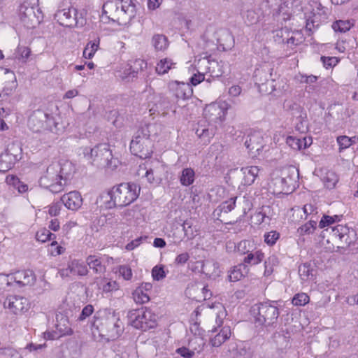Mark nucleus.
<instances>
[{
    "mask_svg": "<svg viewBox=\"0 0 358 358\" xmlns=\"http://www.w3.org/2000/svg\"><path fill=\"white\" fill-rule=\"evenodd\" d=\"M136 3L134 0H108L103 6L105 13L109 18L119 23L126 24L136 15Z\"/></svg>",
    "mask_w": 358,
    "mask_h": 358,
    "instance_id": "obj_1",
    "label": "nucleus"
},
{
    "mask_svg": "<svg viewBox=\"0 0 358 358\" xmlns=\"http://www.w3.org/2000/svg\"><path fill=\"white\" fill-rule=\"evenodd\" d=\"M83 155L89 162L100 169H115L120 161L114 158L109 145L106 143L99 144L94 148L86 147L83 148Z\"/></svg>",
    "mask_w": 358,
    "mask_h": 358,
    "instance_id": "obj_2",
    "label": "nucleus"
},
{
    "mask_svg": "<svg viewBox=\"0 0 358 358\" xmlns=\"http://www.w3.org/2000/svg\"><path fill=\"white\" fill-rule=\"evenodd\" d=\"M277 301H267L253 305L250 312L256 324L264 327H275L279 317Z\"/></svg>",
    "mask_w": 358,
    "mask_h": 358,
    "instance_id": "obj_3",
    "label": "nucleus"
},
{
    "mask_svg": "<svg viewBox=\"0 0 358 358\" xmlns=\"http://www.w3.org/2000/svg\"><path fill=\"white\" fill-rule=\"evenodd\" d=\"M92 327L96 329L101 336H106L108 340L118 338L124 331L123 322L115 312L108 314L101 320L96 319Z\"/></svg>",
    "mask_w": 358,
    "mask_h": 358,
    "instance_id": "obj_4",
    "label": "nucleus"
},
{
    "mask_svg": "<svg viewBox=\"0 0 358 358\" xmlns=\"http://www.w3.org/2000/svg\"><path fill=\"white\" fill-rule=\"evenodd\" d=\"M150 136L149 124L141 127L131 141V152L141 159L150 157L153 152V143Z\"/></svg>",
    "mask_w": 358,
    "mask_h": 358,
    "instance_id": "obj_5",
    "label": "nucleus"
},
{
    "mask_svg": "<svg viewBox=\"0 0 358 358\" xmlns=\"http://www.w3.org/2000/svg\"><path fill=\"white\" fill-rule=\"evenodd\" d=\"M28 126L31 130L36 133L43 130L57 133L60 129L52 114L41 109L32 113L28 120Z\"/></svg>",
    "mask_w": 358,
    "mask_h": 358,
    "instance_id": "obj_6",
    "label": "nucleus"
},
{
    "mask_svg": "<svg viewBox=\"0 0 358 358\" xmlns=\"http://www.w3.org/2000/svg\"><path fill=\"white\" fill-rule=\"evenodd\" d=\"M113 199L115 200L117 207L129 206L138 197L141 187L134 182H122L114 186Z\"/></svg>",
    "mask_w": 358,
    "mask_h": 358,
    "instance_id": "obj_7",
    "label": "nucleus"
},
{
    "mask_svg": "<svg viewBox=\"0 0 358 358\" xmlns=\"http://www.w3.org/2000/svg\"><path fill=\"white\" fill-rule=\"evenodd\" d=\"M127 317L129 323L132 327L143 331L154 328L156 326L155 315L145 307L129 310Z\"/></svg>",
    "mask_w": 358,
    "mask_h": 358,
    "instance_id": "obj_8",
    "label": "nucleus"
},
{
    "mask_svg": "<svg viewBox=\"0 0 358 358\" xmlns=\"http://www.w3.org/2000/svg\"><path fill=\"white\" fill-rule=\"evenodd\" d=\"M59 162H52L41 176L38 182L41 187L48 189L52 193L63 190L64 183L60 180Z\"/></svg>",
    "mask_w": 358,
    "mask_h": 358,
    "instance_id": "obj_9",
    "label": "nucleus"
},
{
    "mask_svg": "<svg viewBox=\"0 0 358 358\" xmlns=\"http://www.w3.org/2000/svg\"><path fill=\"white\" fill-rule=\"evenodd\" d=\"M55 19L60 25L66 27H82L86 23L83 13H79L73 7L57 10Z\"/></svg>",
    "mask_w": 358,
    "mask_h": 358,
    "instance_id": "obj_10",
    "label": "nucleus"
},
{
    "mask_svg": "<svg viewBox=\"0 0 358 358\" xmlns=\"http://www.w3.org/2000/svg\"><path fill=\"white\" fill-rule=\"evenodd\" d=\"M20 18L28 29L36 27L42 20L41 12L38 8L22 5L20 8Z\"/></svg>",
    "mask_w": 358,
    "mask_h": 358,
    "instance_id": "obj_11",
    "label": "nucleus"
},
{
    "mask_svg": "<svg viewBox=\"0 0 358 358\" xmlns=\"http://www.w3.org/2000/svg\"><path fill=\"white\" fill-rule=\"evenodd\" d=\"M332 236L338 238L340 241L338 248H347L356 241V232L345 225L338 224L331 228Z\"/></svg>",
    "mask_w": 358,
    "mask_h": 358,
    "instance_id": "obj_12",
    "label": "nucleus"
},
{
    "mask_svg": "<svg viewBox=\"0 0 358 358\" xmlns=\"http://www.w3.org/2000/svg\"><path fill=\"white\" fill-rule=\"evenodd\" d=\"M55 327L59 334L57 332H45L44 334L45 339L54 340L62 336L71 335L73 333L69 318L63 313L56 315Z\"/></svg>",
    "mask_w": 358,
    "mask_h": 358,
    "instance_id": "obj_13",
    "label": "nucleus"
},
{
    "mask_svg": "<svg viewBox=\"0 0 358 358\" xmlns=\"http://www.w3.org/2000/svg\"><path fill=\"white\" fill-rule=\"evenodd\" d=\"M229 108L230 105L227 101L210 104L204 109L205 117L209 122H221L224 120L227 110Z\"/></svg>",
    "mask_w": 358,
    "mask_h": 358,
    "instance_id": "obj_14",
    "label": "nucleus"
},
{
    "mask_svg": "<svg viewBox=\"0 0 358 358\" xmlns=\"http://www.w3.org/2000/svg\"><path fill=\"white\" fill-rule=\"evenodd\" d=\"M169 89L171 94L174 97L173 102H177L180 99H187L193 93L191 85L182 82L172 81L169 83Z\"/></svg>",
    "mask_w": 358,
    "mask_h": 358,
    "instance_id": "obj_15",
    "label": "nucleus"
},
{
    "mask_svg": "<svg viewBox=\"0 0 358 358\" xmlns=\"http://www.w3.org/2000/svg\"><path fill=\"white\" fill-rule=\"evenodd\" d=\"M3 306L14 314L24 313L29 308L28 300L20 296H9L3 302Z\"/></svg>",
    "mask_w": 358,
    "mask_h": 358,
    "instance_id": "obj_16",
    "label": "nucleus"
},
{
    "mask_svg": "<svg viewBox=\"0 0 358 358\" xmlns=\"http://www.w3.org/2000/svg\"><path fill=\"white\" fill-rule=\"evenodd\" d=\"M245 145L253 157L259 155L264 148V140L262 134L259 131L250 133L246 138Z\"/></svg>",
    "mask_w": 358,
    "mask_h": 358,
    "instance_id": "obj_17",
    "label": "nucleus"
},
{
    "mask_svg": "<svg viewBox=\"0 0 358 358\" xmlns=\"http://www.w3.org/2000/svg\"><path fill=\"white\" fill-rule=\"evenodd\" d=\"M61 201L69 210H77L83 204V198L79 192L72 191L64 194L61 197Z\"/></svg>",
    "mask_w": 358,
    "mask_h": 358,
    "instance_id": "obj_18",
    "label": "nucleus"
},
{
    "mask_svg": "<svg viewBox=\"0 0 358 358\" xmlns=\"http://www.w3.org/2000/svg\"><path fill=\"white\" fill-rule=\"evenodd\" d=\"M236 197H231L229 199L221 203L217 208L213 211V216L217 220L225 224H234L236 222H225L220 219L222 213H228L231 212L236 206Z\"/></svg>",
    "mask_w": 358,
    "mask_h": 358,
    "instance_id": "obj_19",
    "label": "nucleus"
},
{
    "mask_svg": "<svg viewBox=\"0 0 358 358\" xmlns=\"http://www.w3.org/2000/svg\"><path fill=\"white\" fill-rule=\"evenodd\" d=\"M13 281L19 287L31 285L35 282L36 277L34 272L31 270L19 271L13 275Z\"/></svg>",
    "mask_w": 358,
    "mask_h": 358,
    "instance_id": "obj_20",
    "label": "nucleus"
},
{
    "mask_svg": "<svg viewBox=\"0 0 358 358\" xmlns=\"http://www.w3.org/2000/svg\"><path fill=\"white\" fill-rule=\"evenodd\" d=\"M96 203L101 208H104L106 209H111L113 208L117 207L115 200L113 199V189L100 194L96 200Z\"/></svg>",
    "mask_w": 358,
    "mask_h": 358,
    "instance_id": "obj_21",
    "label": "nucleus"
},
{
    "mask_svg": "<svg viewBox=\"0 0 358 358\" xmlns=\"http://www.w3.org/2000/svg\"><path fill=\"white\" fill-rule=\"evenodd\" d=\"M271 70L272 69L270 68H262L255 71L254 77L259 90H264V86L268 84L269 78L272 76V73L270 72Z\"/></svg>",
    "mask_w": 358,
    "mask_h": 358,
    "instance_id": "obj_22",
    "label": "nucleus"
},
{
    "mask_svg": "<svg viewBox=\"0 0 358 358\" xmlns=\"http://www.w3.org/2000/svg\"><path fill=\"white\" fill-rule=\"evenodd\" d=\"M201 271L209 278L219 275V263L213 259H206L202 262Z\"/></svg>",
    "mask_w": 358,
    "mask_h": 358,
    "instance_id": "obj_23",
    "label": "nucleus"
},
{
    "mask_svg": "<svg viewBox=\"0 0 358 358\" xmlns=\"http://www.w3.org/2000/svg\"><path fill=\"white\" fill-rule=\"evenodd\" d=\"M246 256L243 259L242 264L248 267V265H256L262 262L264 259V254L260 250L247 251Z\"/></svg>",
    "mask_w": 358,
    "mask_h": 358,
    "instance_id": "obj_24",
    "label": "nucleus"
},
{
    "mask_svg": "<svg viewBox=\"0 0 358 358\" xmlns=\"http://www.w3.org/2000/svg\"><path fill=\"white\" fill-rule=\"evenodd\" d=\"M217 43L220 48L224 51L231 49L234 45V38L231 32L227 30L222 31L217 38Z\"/></svg>",
    "mask_w": 358,
    "mask_h": 358,
    "instance_id": "obj_25",
    "label": "nucleus"
},
{
    "mask_svg": "<svg viewBox=\"0 0 358 358\" xmlns=\"http://www.w3.org/2000/svg\"><path fill=\"white\" fill-rule=\"evenodd\" d=\"M59 174L60 180L64 183V186L67 184L68 180H70L72 174L74 173V167L71 162L66 161L63 163L59 162Z\"/></svg>",
    "mask_w": 358,
    "mask_h": 358,
    "instance_id": "obj_26",
    "label": "nucleus"
},
{
    "mask_svg": "<svg viewBox=\"0 0 358 358\" xmlns=\"http://www.w3.org/2000/svg\"><path fill=\"white\" fill-rule=\"evenodd\" d=\"M230 336V327L229 326H224L213 338H210V343L214 347H219L227 339H229Z\"/></svg>",
    "mask_w": 358,
    "mask_h": 358,
    "instance_id": "obj_27",
    "label": "nucleus"
},
{
    "mask_svg": "<svg viewBox=\"0 0 358 358\" xmlns=\"http://www.w3.org/2000/svg\"><path fill=\"white\" fill-rule=\"evenodd\" d=\"M259 169L257 166H248L241 169V172L243 175V184L244 185H251L255 180L256 177L259 173Z\"/></svg>",
    "mask_w": 358,
    "mask_h": 358,
    "instance_id": "obj_28",
    "label": "nucleus"
},
{
    "mask_svg": "<svg viewBox=\"0 0 358 358\" xmlns=\"http://www.w3.org/2000/svg\"><path fill=\"white\" fill-rule=\"evenodd\" d=\"M151 44L155 48V51L164 52L169 47L168 38L162 34H155L151 39Z\"/></svg>",
    "mask_w": 358,
    "mask_h": 358,
    "instance_id": "obj_29",
    "label": "nucleus"
},
{
    "mask_svg": "<svg viewBox=\"0 0 358 358\" xmlns=\"http://www.w3.org/2000/svg\"><path fill=\"white\" fill-rule=\"evenodd\" d=\"M87 264L90 268L96 274L104 273L106 267L102 264L101 259L96 255H90L86 259Z\"/></svg>",
    "mask_w": 358,
    "mask_h": 358,
    "instance_id": "obj_30",
    "label": "nucleus"
},
{
    "mask_svg": "<svg viewBox=\"0 0 358 358\" xmlns=\"http://www.w3.org/2000/svg\"><path fill=\"white\" fill-rule=\"evenodd\" d=\"M6 182L7 185L17 189L19 193L26 192L28 189V186L25 183L20 180V179L14 175H8L6 178Z\"/></svg>",
    "mask_w": 358,
    "mask_h": 358,
    "instance_id": "obj_31",
    "label": "nucleus"
},
{
    "mask_svg": "<svg viewBox=\"0 0 358 358\" xmlns=\"http://www.w3.org/2000/svg\"><path fill=\"white\" fill-rule=\"evenodd\" d=\"M316 271L311 266L310 263H304L299 267V274L303 281L313 280L315 275Z\"/></svg>",
    "mask_w": 358,
    "mask_h": 358,
    "instance_id": "obj_32",
    "label": "nucleus"
},
{
    "mask_svg": "<svg viewBox=\"0 0 358 358\" xmlns=\"http://www.w3.org/2000/svg\"><path fill=\"white\" fill-rule=\"evenodd\" d=\"M182 185L187 187L193 184L195 180V172L192 168L183 169L179 177Z\"/></svg>",
    "mask_w": 358,
    "mask_h": 358,
    "instance_id": "obj_33",
    "label": "nucleus"
},
{
    "mask_svg": "<svg viewBox=\"0 0 358 358\" xmlns=\"http://www.w3.org/2000/svg\"><path fill=\"white\" fill-rule=\"evenodd\" d=\"M17 162L8 153L0 155V172H6L12 169Z\"/></svg>",
    "mask_w": 358,
    "mask_h": 358,
    "instance_id": "obj_34",
    "label": "nucleus"
},
{
    "mask_svg": "<svg viewBox=\"0 0 358 358\" xmlns=\"http://www.w3.org/2000/svg\"><path fill=\"white\" fill-rule=\"evenodd\" d=\"M248 268L242 264L235 266L230 271L229 279L231 282L240 280L248 273Z\"/></svg>",
    "mask_w": 358,
    "mask_h": 358,
    "instance_id": "obj_35",
    "label": "nucleus"
},
{
    "mask_svg": "<svg viewBox=\"0 0 358 358\" xmlns=\"http://www.w3.org/2000/svg\"><path fill=\"white\" fill-rule=\"evenodd\" d=\"M147 63L141 59H135L133 62V64H128V70H132L130 73H128L129 76H131V78L137 76L138 71H143L144 68H146Z\"/></svg>",
    "mask_w": 358,
    "mask_h": 358,
    "instance_id": "obj_36",
    "label": "nucleus"
},
{
    "mask_svg": "<svg viewBox=\"0 0 358 358\" xmlns=\"http://www.w3.org/2000/svg\"><path fill=\"white\" fill-rule=\"evenodd\" d=\"M286 143L292 149L300 150L306 148V138H298L289 136L286 138Z\"/></svg>",
    "mask_w": 358,
    "mask_h": 358,
    "instance_id": "obj_37",
    "label": "nucleus"
},
{
    "mask_svg": "<svg viewBox=\"0 0 358 358\" xmlns=\"http://www.w3.org/2000/svg\"><path fill=\"white\" fill-rule=\"evenodd\" d=\"M175 65L176 63L172 62L171 59L165 58L161 59L157 64L156 71L158 74L163 75L166 73L169 69L174 68Z\"/></svg>",
    "mask_w": 358,
    "mask_h": 358,
    "instance_id": "obj_38",
    "label": "nucleus"
},
{
    "mask_svg": "<svg viewBox=\"0 0 358 358\" xmlns=\"http://www.w3.org/2000/svg\"><path fill=\"white\" fill-rule=\"evenodd\" d=\"M4 152L14 157L16 162L19 161L22 157V148L20 145L16 143L8 144Z\"/></svg>",
    "mask_w": 358,
    "mask_h": 358,
    "instance_id": "obj_39",
    "label": "nucleus"
},
{
    "mask_svg": "<svg viewBox=\"0 0 358 358\" xmlns=\"http://www.w3.org/2000/svg\"><path fill=\"white\" fill-rule=\"evenodd\" d=\"M289 109L291 110L292 115L294 117H296L300 123H302L303 120L307 117L303 108L297 103H293L290 106Z\"/></svg>",
    "mask_w": 358,
    "mask_h": 358,
    "instance_id": "obj_40",
    "label": "nucleus"
},
{
    "mask_svg": "<svg viewBox=\"0 0 358 358\" xmlns=\"http://www.w3.org/2000/svg\"><path fill=\"white\" fill-rule=\"evenodd\" d=\"M338 182V176L334 172H327L323 178L324 186L329 189L334 188Z\"/></svg>",
    "mask_w": 358,
    "mask_h": 358,
    "instance_id": "obj_41",
    "label": "nucleus"
},
{
    "mask_svg": "<svg viewBox=\"0 0 358 358\" xmlns=\"http://www.w3.org/2000/svg\"><path fill=\"white\" fill-rule=\"evenodd\" d=\"M317 221L310 219L307 223L298 229V233L300 235L310 234L314 231L316 228Z\"/></svg>",
    "mask_w": 358,
    "mask_h": 358,
    "instance_id": "obj_42",
    "label": "nucleus"
},
{
    "mask_svg": "<svg viewBox=\"0 0 358 358\" xmlns=\"http://www.w3.org/2000/svg\"><path fill=\"white\" fill-rule=\"evenodd\" d=\"M355 137L350 138L347 136L337 137V143L339 145V151L348 148L353 143H355Z\"/></svg>",
    "mask_w": 358,
    "mask_h": 358,
    "instance_id": "obj_43",
    "label": "nucleus"
},
{
    "mask_svg": "<svg viewBox=\"0 0 358 358\" xmlns=\"http://www.w3.org/2000/svg\"><path fill=\"white\" fill-rule=\"evenodd\" d=\"M293 178L289 175L287 177H276L273 180L275 185L279 187V182L281 184L282 190H289V187L292 185Z\"/></svg>",
    "mask_w": 358,
    "mask_h": 358,
    "instance_id": "obj_44",
    "label": "nucleus"
},
{
    "mask_svg": "<svg viewBox=\"0 0 358 358\" xmlns=\"http://www.w3.org/2000/svg\"><path fill=\"white\" fill-rule=\"evenodd\" d=\"M351 24L348 20H338L333 23L332 28L335 31L345 33L350 30Z\"/></svg>",
    "mask_w": 358,
    "mask_h": 358,
    "instance_id": "obj_45",
    "label": "nucleus"
},
{
    "mask_svg": "<svg viewBox=\"0 0 358 358\" xmlns=\"http://www.w3.org/2000/svg\"><path fill=\"white\" fill-rule=\"evenodd\" d=\"M56 236L51 233L49 229H47L45 228H43L39 231H37L36 234V238L38 241L41 242H45L47 241L51 240L52 238H55Z\"/></svg>",
    "mask_w": 358,
    "mask_h": 358,
    "instance_id": "obj_46",
    "label": "nucleus"
},
{
    "mask_svg": "<svg viewBox=\"0 0 358 358\" xmlns=\"http://www.w3.org/2000/svg\"><path fill=\"white\" fill-rule=\"evenodd\" d=\"M72 267L74 273L80 276H85L88 273L87 266L83 263H80L78 260L72 261Z\"/></svg>",
    "mask_w": 358,
    "mask_h": 358,
    "instance_id": "obj_47",
    "label": "nucleus"
},
{
    "mask_svg": "<svg viewBox=\"0 0 358 358\" xmlns=\"http://www.w3.org/2000/svg\"><path fill=\"white\" fill-rule=\"evenodd\" d=\"M182 230L184 235L188 240H192L195 237L194 230L192 228V221L187 220L182 224Z\"/></svg>",
    "mask_w": 358,
    "mask_h": 358,
    "instance_id": "obj_48",
    "label": "nucleus"
},
{
    "mask_svg": "<svg viewBox=\"0 0 358 358\" xmlns=\"http://www.w3.org/2000/svg\"><path fill=\"white\" fill-rule=\"evenodd\" d=\"M264 242L269 246L275 244L277 240L280 238V234L276 231H271L264 234Z\"/></svg>",
    "mask_w": 358,
    "mask_h": 358,
    "instance_id": "obj_49",
    "label": "nucleus"
},
{
    "mask_svg": "<svg viewBox=\"0 0 358 358\" xmlns=\"http://www.w3.org/2000/svg\"><path fill=\"white\" fill-rule=\"evenodd\" d=\"M152 276L155 280H161L166 277L163 265L155 266L152 270Z\"/></svg>",
    "mask_w": 358,
    "mask_h": 358,
    "instance_id": "obj_50",
    "label": "nucleus"
},
{
    "mask_svg": "<svg viewBox=\"0 0 358 358\" xmlns=\"http://www.w3.org/2000/svg\"><path fill=\"white\" fill-rule=\"evenodd\" d=\"M309 301V296L306 293H300L295 294L293 299L292 303L294 306H305Z\"/></svg>",
    "mask_w": 358,
    "mask_h": 358,
    "instance_id": "obj_51",
    "label": "nucleus"
},
{
    "mask_svg": "<svg viewBox=\"0 0 358 358\" xmlns=\"http://www.w3.org/2000/svg\"><path fill=\"white\" fill-rule=\"evenodd\" d=\"M227 315V313H226V310L224 309V307H222V310H220L217 313V316H216V324H217V327H214L212 330H210V331L212 333H216L217 332V329L221 327L222 326V324H223V320L224 318L226 317Z\"/></svg>",
    "mask_w": 358,
    "mask_h": 358,
    "instance_id": "obj_52",
    "label": "nucleus"
},
{
    "mask_svg": "<svg viewBox=\"0 0 358 358\" xmlns=\"http://www.w3.org/2000/svg\"><path fill=\"white\" fill-rule=\"evenodd\" d=\"M93 313H94L93 306L91 304H88L83 308V310L78 318V320L84 321L86 318L90 317Z\"/></svg>",
    "mask_w": 358,
    "mask_h": 358,
    "instance_id": "obj_53",
    "label": "nucleus"
},
{
    "mask_svg": "<svg viewBox=\"0 0 358 358\" xmlns=\"http://www.w3.org/2000/svg\"><path fill=\"white\" fill-rule=\"evenodd\" d=\"M13 280V275L0 274V286L1 289H5L10 286Z\"/></svg>",
    "mask_w": 358,
    "mask_h": 358,
    "instance_id": "obj_54",
    "label": "nucleus"
},
{
    "mask_svg": "<svg viewBox=\"0 0 358 358\" xmlns=\"http://www.w3.org/2000/svg\"><path fill=\"white\" fill-rule=\"evenodd\" d=\"M320 59L322 62L323 65L326 69H329L330 67L336 66L338 62L337 58L334 57L322 56Z\"/></svg>",
    "mask_w": 358,
    "mask_h": 358,
    "instance_id": "obj_55",
    "label": "nucleus"
},
{
    "mask_svg": "<svg viewBox=\"0 0 358 358\" xmlns=\"http://www.w3.org/2000/svg\"><path fill=\"white\" fill-rule=\"evenodd\" d=\"M62 205H63V203H62L61 200L59 201L53 203L49 207V210H48L49 215L51 216L58 215L60 213Z\"/></svg>",
    "mask_w": 358,
    "mask_h": 358,
    "instance_id": "obj_56",
    "label": "nucleus"
},
{
    "mask_svg": "<svg viewBox=\"0 0 358 358\" xmlns=\"http://www.w3.org/2000/svg\"><path fill=\"white\" fill-rule=\"evenodd\" d=\"M133 295H134V301L136 303H144L145 302H148L150 300L148 294L147 293H144L143 290H142L141 293H138V294H136V289L134 291Z\"/></svg>",
    "mask_w": 358,
    "mask_h": 358,
    "instance_id": "obj_57",
    "label": "nucleus"
},
{
    "mask_svg": "<svg viewBox=\"0 0 358 358\" xmlns=\"http://www.w3.org/2000/svg\"><path fill=\"white\" fill-rule=\"evenodd\" d=\"M120 274L124 278V280H129L132 277L131 269L125 265L120 266L119 268Z\"/></svg>",
    "mask_w": 358,
    "mask_h": 358,
    "instance_id": "obj_58",
    "label": "nucleus"
},
{
    "mask_svg": "<svg viewBox=\"0 0 358 358\" xmlns=\"http://www.w3.org/2000/svg\"><path fill=\"white\" fill-rule=\"evenodd\" d=\"M176 352L184 358H192L194 355V350H191L185 347L178 348Z\"/></svg>",
    "mask_w": 358,
    "mask_h": 358,
    "instance_id": "obj_59",
    "label": "nucleus"
},
{
    "mask_svg": "<svg viewBox=\"0 0 358 358\" xmlns=\"http://www.w3.org/2000/svg\"><path fill=\"white\" fill-rule=\"evenodd\" d=\"M205 80V75L201 73L194 74L189 79L191 85L196 86Z\"/></svg>",
    "mask_w": 358,
    "mask_h": 358,
    "instance_id": "obj_60",
    "label": "nucleus"
},
{
    "mask_svg": "<svg viewBox=\"0 0 358 358\" xmlns=\"http://www.w3.org/2000/svg\"><path fill=\"white\" fill-rule=\"evenodd\" d=\"M333 223H334V217H331V216L324 215L319 222V227L322 229Z\"/></svg>",
    "mask_w": 358,
    "mask_h": 358,
    "instance_id": "obj_61",
    "label": "nucleus"
},
{
    "mask_svg": "<svg viewBox=\"0 0 358 358\" xmlns=\"http://www.w3.org/2000/svg\"><path fill=\"white\" fill-rule=\"evenodd\" d=\"M74 273V271L72 267V261L69 263L66 268H64L59 270V274L62 278L69 277L71 274Z\"/></svg>",
    "mask_w": 358,
    "mask_h": 358,
    "instance_id": "obj_62",
    "label": "nucleus"
},
{
    "mask_svg": "<svg viewBox=\"0 0 358 358\" xmlns=\"http://www.w3.org/2000/svg\"><path fill=\"white\" fill-rule=\"evenodd\" d=\"M252 352L250 350H246L245 348L238 349L237 352V358H252Z\"/></svg>",
    "mask_w": 358,
    "mask_h": 358,
    "instance_id": "obj_63",
    "label": "nucleus"
},
{
    "mask_svg": "<svg viewBox=\"0 0 358 358\" xmlns=\"http://www.w3.org/2000/svg\"><path fill=\"white\" fill-rule=\"evenodd\" d=\"M189 255L187 252H183L178 255L175 259L176 264H185L189 259Z\"/></svg>",
    "mask_w": 358,
    "mask_h": 358,
    "instance_id": "obj_64",
    "label": "nucleus"
}]
</instances>
